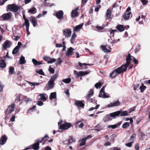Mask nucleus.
Listing matches in <instances>:
<instances>
[{
    "instance_id": "412c9836",
    "label": "nucleus",
    "mask_w": 150,
    "mask_h": 150,
    "mask_svg": "<svg viewBox=\"0 0 150 150\" xmlns=\"http://www.w3.org/2000/svg\"><path fill=\"white\" fill-rule=\"evenodd\" d=\"M111 11L110 9H108L106 12L105 18L106 20L109 19L110 17Z\"/></svg>"
},
{
    "instance_id": "774afa93",
    "label": "nucleus",
    "mask_w": 150,
    "mask_h": 150,
    "mask_svg": "<svg viewBox=\"0 0 150 150\" xmlns=\"http://www.w3.org/2000/svg\"><path fill=\"white\" fill-rule=\"evenodd\" d=\"M35 108H36L35 105H34L31 109H30V110H28L27 113H28L29 111L30 110H31L32 111H33V110H34L35 109Z\"/></svg>"
},
{
    "instance_id": "0e129e2a",
    "label": "nucleus",
    "mask_w": 150,
    "mask_h": 150,
    "mask_svg": "<svg viewBox=\"0 0 150 150\" xmlns=\"http://www.w3.org/2000/svg\"><path fill=\"white\" fill-rule=\"evenodd\" d=\"M88 0H82V6H84L87 2Z\"/></svg>"
},
{
    "instance_id": "09e8293b",
    "label": "nucleus",
    "mask_w": 150,
    "mask_h": 150,
    "mask_svg": "<svg viewBox=\"0 0 150 150\" xmlns=\"http://www.w3.org/2000/svg\"><path fill=\"white\" fill-rule=\"evenodd\" d=\"M136 136V134H133L132 135H131L129 139L130 141H133L135 138Z\"/></svg>"
},
{
    "instance_id": "2f4dec72",
    "label": "nucleus",
    "mask_w": 150,
    "mask_h": 150,
    "mask_svg": "<svg viewBox=\"0 0 150 150\" xmlns=\"http://www.w3.org/2000/svg\"><path fill=\"white\" fill-rule=\"evenodd\" d=\"M101 47L103 50L105 52H109L111 50L109 49H107L105 45H102Z\"/></svg>"
},
{
    "instance_id": "13d9d810",
    "label": "nucleus",
    "mask_w": 150,
    "mask_h": 150,
    "mask_svg": "<svg viewBox=\"0 0 150 150\" xmlns=\"http://www.w3.org/2000/svg\"><path fill=\"white\" fill-rule=\"evenodd\" d=\"M64 39H63L62 40V41H63V49H62V50L63 51H65V49H66V46H65V42L64 41H63V40H64Z\"/></svg>"
},
{
    "instance_id": "6e6d98bb",
    "label": "nucleus",
    "mask_w": 150,
    "mask_h": 150,
    "mask_svg": "<svg viewBox=\"0 0 150 150\" xmlns=\"http://www.w3.org/2000/svg\"><path fill=\"white\" fill-rule=\"evenodd\" d=\"M117 31V30H112L111 31H109V32H110V34L111 36H113L114 35V32Z\"/></svg>"
},
{
    "instance_id": "37998d69",
    "label": "nucleus",
    "mask_w": 150,
    "mask_h": 150,
    "mask_svg": "<svg viewBox=\"0 0 150 150\" xmlns=\"http://www.w3.org/2000/svg\"><path fill=\"white\" fill-rule=\"evenodd\" d=\"M23 17L25 20V23L23 24V25H26L27 23H28V24H29V21L28 19L26 18L25 15H23Z\"/></svg>"
},
{
    "instance_id": "8fccbe9b",
    "label": "nucleus",
    "mask_w": 150,
    "mask_h": 150,
    "mask_svg": "<svg viewBox=\"0 0 150 150\" xmlns=\"http://www.w3.org/2000/svg\"><path fill=\"white\" fill-rule=\"evenodd\" d=\"M96 31H100L104 28V27L97 26H96Z\"/></svg>"
},
{
    "instance_id": "a211bd4d",
    "label": "nucleus",
    "mask_w": 150,
    "mask_h": 150,
    "mask_svg": "<svg viewBox=\"0 0 150 150\" xmlns=\"http://www.w3.org/2000/svg\"><path fill=\"white\" fill-rule=\"evenodd\" d=\"M83 25V24H81L76 26L74 28L73 31L74 32H78L82 28Z\"/></svg>"
},
{
    "instance_id": "bb28decb",
    "label": "nucleus",
    "mask_w": 150,
    "mask_h": 150,
    "mask_svg": "<svg viewBox=\"0 0 150 150\" xmlns=\"http://www.w3.org/2000/svg\"><path fill=\"white\" fill-rule=\"evenodd\" d=\"M6 64L4 60L2 59L0 60V67L3 68L6 67Z\"/></svg>"
},
{
    "instance_id": "49530a36",
    "label": "nucleus",
    "mask_w": 150,
    "mask_h": 150,
    "mask_svg": "<svg viewBox=\"0 0 150 150\" xmlns=\"http://www.w3.org/2000/svg\"><path fill=\"white\" fill-rule=\"evenodd\" d=\"M12 37V39L15 41H17L20 38V37L19 36H16L15 35H13Z\"/></svg>"
},
{
    "instance_id": "864d4df0",
    "label": "nucleus",
    "mask_w": 150,
    "mask_h": 150,
    "mask_svg": "<svg viewBox=\"0 0 150 150\" xmlns=\"http://www.w3.org/2000/svg\"><path fill=\"white\" fill-rule=\"evenodd\" d=\"M23 96L21 94H20L17 97L16 100L18 101H20L22 100Z\"/></svg>"
},
{
    "instance_id": "473e14b6",
    "label": "nucleus",
    "mask_w": 150,
    "mask_h": 150,
    "mask_svg": "<svg viewBox=\"0 0 150 150\" xmlns=\"http://www.w3.org/2000/svg\"><path fill=\"white\" fill-rule=\"evenodd\" d=\"M37 12L36 8L35 7H33L32 8L30 9L28 11V12L32 14H34Z\"/></svg>"
},
{
    "instance_id": "7c9ffc66",
    "label": "nucleus",
    "mask_w": 150,
    "mask_h": 150,
    "mask_svg": "<svg viewBox=\"0 0 150 150\" xmlns=\"http://www.w3.org/2000/svg\"><path fill=\"white\" fill-rule=\"evenodd\" d=\"M86 139L85 138H83L81 139L80 140L81 142L79 144L80 146H83L85 144L86 141Z\"/></svg>"
},
{
    "instance_id": "ea45409f",
    "label": "nucleus",
    "mask_w": 150,
    "mask_h": 150,
    "mask_svg": "<svg viewBox=\"0 0 150 150\" xmlns=\"http://www.w3.org/2000/svg\"><path fill=\"white\" fill-rule=\"evenodd\" d=\"M71 81V80L70 78H68L63 79L62 81L66 83H69Z\"/></svg>"
},
{
    "instance_id": "6e6552de",
    "label": "nucleus",
    "mask_w": 150,
    "mask_h": 150,
    "mask_svg": "<svg viewBox=\"0 0 150 150\" xmlns=\"http://www.w3.org/2000/svg\"><path fill=\"white\" fill-rule=\"evenodd\" d=\"M39 140L37 139L36 140L35 143L30 146V147L34 150H38L39 149Z\"/></svg>"
},
{
    "instance_id": "f3484780",
    "label": "nucleus",
    "mask_w": 150,
    "mask_h": 150,
    "mask_svg": "<svg viewBox=\"0 0 150 150\" xmlns=\"http://www.w3.org/2000/svg\"><path fill=\"white\" fill-rule=\"evenodd\" d=\"M63 12L62 11H59L57 12L56 13V16L59 19L62 18Z\"/></svg>"
},
{
    "instance_id": "393cba45",
    "label": "nucleus",
    "mask_w": 150,
    "mask_h": 150,
    "mask_svg": "<svg viewBox=\"0 0 150 150\" xmlns=\"http://www.w3.org/2000/svg\"><path fill=\"white\" fill-rule=\"evenodd\" d=\"M110 117L109 114L106 115L103 119L104 121L106 122L111 120L112 119Z\"/></svg>"
},
{
    "instance_id": "72a5a7b5",
    "label": "nucleus",
    "mask_w": 150,
    "mask_h": 150,
    "mask_svg": "<svg viewBox=\"0 0 150 150\" xmlns=\"http://www.w3.org/2000/svg\"><path fill=\"white\" fill-rule=\"evenodd\" d=\"M54 82L49 80L48 82V87L50 88H52L54 86Z\"/></svg>"
},
{
    "instance_id": "7ed1b4c3",
    "label": "nucleus",
    "mask_w": 150,
    "mask_h": 150,
    "mask_svg": "<svg viewBox=\"0 0 150 150\" xmlns=\"http://www.w3.org/2000/svg\"><path fill=\"white\" fill-rule=\"evenodd\" d=\"M12 14L11 13H8L4 14L0 16V19L2 21H6L10 20L11 18Z\"/></svg>"
},
{
    "instance_id": "69168bd1",
    "label": "nucleus",
    "mask_w": 150,
    "mask_h": 150,
    "mask_svg": "<svg viewBox=\"0 0 150 150\" xmlns=\"http://www.w3.org/2000/svg\"><path fill=\"white\" fill-rule=\"evenodd\" d=\"M75 142V141H74L73 139L71 138H70L68 140V143L70 144L72 143L73 142Z\"/></svg>"
},
{
    "instance_id": "1a4fd4ad",
    "label": "nucleus",
    "mask_w": 150,
    "mask_h": 150,
    "mask_svg": "<svg viewBox=\"0 0 150 150\" xmlns=\"http://www.w3.org/2000/svg\"><path fill=\"white\" fill-rule=\"evenodd\" d=\"M48 98V96L46 94H41L38 96V98L39 100H42L43 101H45Z\"/></svg>"
},
{
    "instance_id": "dca6fc26",
    "label": "nucleus",
    "mask_w": 150,
    "mask_h": 150,
    "mask_svg": "<svg viewBox=\"0 0 150 150\" xmlns=\"http://www.w3.org/2000/svg\"><path fill=\"white\" fill-rule=\"evenodd\" d=\"M7 138L5 135L2 136L0 139V144L1 145L4 144L6 142Z\"/></svg>"
},
{
    "instance_id": "20e7f679",
    "label": "nucleus",
    "mask_w": 150,
    "mask_h": 150,
    "mask_svg": "<svg viewBox=\"0 0 150 150\" xmlns=\"http://www.w3.org/2000/svg\"><path fill=\"white\" fill-rule=\"evenodd\" d=\"M8 9L10 11L16 12L19 8V7L14 4H9L7 6Z\"/></svg>"
},
{
    "instance_id": "a19ab883",
    "label": "nucleus",
    "mask_w": 150,
    "mask_h": 150,
    "mask_svg": "<svg viewBox=\"0 0 150 150\" xmlns=\"http://www.w3.org/2000/svg\"><path fill=\"white\" fill-rule=\"evenodd\" d=\"M25 25L26 28L27 35H29L30 34V33L29 31V24H28V23H27L26 25Z\"/></svg>"
},
{
    "instance_id": "0eeeda50",
    "label": "nucleus",
    "mask_w": 150,
    "mask_h": 150,
    "mask_svg": "<svg viewBox=\"0 0 150 150\" xmlns=\"http://www.w3.org/2000/svg\"><path fill=\"white\" fill-rule=\"evenodd\" d=\"M89 72L87 71H80L79 72H77L76 71H74V74L76 75L78 77L79 76H82L85 75H86L88 74L89 73Z\"/></svg>"
},
{
    "instance_id": "79ce46f5",
    "label": "nucleus",
    "mask_w": 150,
    "mask_h": 150,
    "mask_svg": "<svg viewBox=\"0 0 150 150\" xmlns=\"http://www.w3.org/2000/svg\"><path fill=\"white\" fill-rule=\"evenodd\" d=\"M129 123L127 122H126L123 124L122 125V127L123 128L125 129L129 126Z\"/></svg>"
},
{
    "instance_id": "f257e3e1",
    "label": "nucleus",
    "mask_w": 150,
    "mask_h": 150,
    "mask_svg": "<svg viewBox=\"0 0 150 150\" xmlns=\"http://www.w3.org/2000/svg\"><path fill=\"white\" fill-rule=\"evenodd\" d=\"M130 57V54H129L126 57V64L113 71L110 74V77L112 78H113L118 74L121 73L122 72L126 71L127 66L129 65L131 61Z\"/></svg>"
},
{
    "instance_id": "6ab92c4d",
    "label": "nucleus",
    "mask_w": 150,
    "mask_h": 150,
    "mask_svg": "<svg viewBox=\"0 0 150 150\" xmlns=\"http://www.w3.org/2000/svg\"><path fill=\"white\" fill-rule=\"evenodd\" d=\"M30 21L32 23L33 25L35 27L37 23V20L34 17H31L30 18Z\"/></svg>"
},
{
    "instance_id": "3c124183",
    "label": "nucleus",
    "mask_w": 150,
    "mask_h": 150,
    "mask_svg": "<svg viewBox=\"0 0 150 150\" xmlns=\"http://www.w3.org/2000/svg\"><path fill=\"white\" fill-rule=\"evenodd\" d=\"M146 88V86H144V85H142L140 86L139 88L140 89L141 91V92H143L144 91Z\"/></svg>"
},
{
    "instance_id": "cd10ccee",
    "label": "nucleus",
    "mask_w": 150,
    "mask_h": 150,
    "mask_svg": "<svg viewBox=\"0 0 150 150\" xmlns=\"http://www.w3.org/2000/svg\"><path fill=\"white\" fill-rule=\"evenodd\" d=\"M93 91L92 89H90L86 96L87 98H89L93 95Z\"/></svg>"
},
{
    "instance_id": "de8ad7c7",
    "label": "nucleus",
    "mask_w": 150,
    "mask_h": 150,
    "mask_svg": "<svg viewBox=\"0 0 150 150\" xmlns=\"http://www.w3.org/2000/svg\"><path fill=\"white\" fill-rule=\"evenodd\" d=\"M19 49L18 48V47H16L12 51V54H15L18 51Z\"/></svg>"
},
{
    "instance_id": "a18cd8bd",
    "label": "nucleus",
    "mask_w": 150,
    "mask_h": 150,
    "mask_svg": "<svg viewBox=\"0 0 150 150\" xmlns=\"http://www.w3.org/2000/svg\"><path fill=\"white\" fill-rule=\"evenodd\" d=\"M102 84L100 82H98V83H96L95 86L96 88H100V87L102 86Z\"/></svg>"
},
{
    "instance_id": "c03bdc74",
    "label": "nucleus",
    "mask_w": 150,
    "mask_h": 150,
    "mask_svg": "<svg viewBox=\"0 0 150 150\" xmlns=\"http://www.w3.org/2000/svg\"><path fill=\"white\" fill-rule=\"evenodd\" d=\"M109 128H112V129H115L117 127V125H108L107 126Z\"/></svg>"
},
{
    "instance_id": "c756f323",
    "label": "nucleus",
    "mask_w": 150,
    "mask_h": 150,
    "mask_svg": "<svg viewBox=\"0 0 150 150\" xmlns=\"http://www.w3.org/2000/svg\"><path fill=\"white\" fill-rule=\"evenodd\" d=\"M56 98V92H53L51 93L50 96V99L52 100L53 99Z\"/></svg>"
},
{
    "instance_id": "5701e85b",
    "label": "nucleus",
    "mask_w": 150,
    "mask_h": 150,
    "mask_svg": "<svg viewBox=\"0 0 150 150\" xmlns=\"http://www.w3.org/2000/svg\"><path fill=\"white\" fill-rule=\"evenodd\" d=\"M116 28L119 31L122 32L125 30V27L122 25H119L117 26Z\"/></svg>"
},
{
    "instance_id": "aec40b11",
    "label": "nucleus",
    "mask_w": 150,
    "mask_h": 150,
    "mask_svg": "<svg viewBox=\"0 0 150 150\" xmlns=\"http://www.w3.org/2000/svg\"><path fill=\"white\" fill-rule=\"evenodd\" d=\"M120 111H118L115 112L110 113L109 114L110 116L111 117H115L118 116H119Z\"/></svg>"
},
{
    "instance_id": "e2e57ef3",
    "label": "nucleus",
    "mask_w": 150,
    "mask_h": 150,
    "mask_svg": "<svg viewBox=\"0 0 150 150\" xmlns=\"http://www.w3.org/2000/svg\"><path fill=\"white\" fill-rule=\"evenodd\" d=\"M100 7V5H98L97 6H96L95 9V11H98Z\"/></svg>"
},
{
    "instance_id": "f03ea898",
    "label": "nucleus",
    "mask_w": 150,
    "mask_h": 150,
    "mask_svg": "<svg viewBox=\"0 0 150 150\" xmlns=\"http://www.w3.org/2000/svg\"><path fill=\"white\" fill-rule=\"evenodd\" d=\"M62 122L63 121L62 120H60V121L58 122V125L59 126V129L62 130L66 129L71 127V125L70 123L66 122L62 125H60Z\"/></svg>"
},
{
    "instance_id": "4468645a",
    "label": "nucleus",
    "mask_w": 150,
    "mask_h": 150,
    "mask_svg": "<svg viewBox=\"0 0 150 150\" xmlns=\"http://www.w3.org/2000/svg\"><path fill=\"white\" fill-rule=\"evenodd\" d=\"M74 49L71 47L69 48L66 53V55L67 57H68L71 56L73 53V51Z\"/></svg>"
},
{
    "instance_id": "f704fd0d",
    "label": "nucleus",
    "mask_w": 150,
    "mask_h": 150,
    "mask_svg": "<svg viewBox=\"0 0 150 150\" xmlns=\"http://www.w3.org/2000/svg\"><path fill=\"white\" fill-rule=\"evenodd\" d=\"M76 37V35L75 33L73 34L71 38V42L72 44H73L74 43V41Z\"/></svg>"
},
{
    "instance_id": "603ef678",
    "label": "nucleus",
    "mask_w": 150,
    "mask_h": 150,
    "mask_svg": "<svg viewBox=\"0 0 150 150\" xmlns=\"http://www.w3.org/2000/svg\"><path fill=\"white\" fill-rule=\"evenodd\" d=\"M48 69L50 73L52 74H54V69L53 68L51 67V66H50Z\"/></svg>"
},
{
    "instance_id": "f8f14e48",
    "label": "nucleus",
    "mask_w": 150,
    "mask_h": 150,
    "mask_svg": "<svg viewBox=\"0 0 150 150\" xmlns=\"http://www.w3.org/2000/svg\"><path fill=\"white\" fill-rule=\"evenodd\" d=\"M120 105V102L118 100L113 102L107 105L108 107L109 108L113 107L119 106Z\"/></svg>"
},
{
    "instance_id": "bf43d9fd",
    "label": "nucleus",
    "mask_w": 150,
    "mask_h": 150,
    "mask_svg": "<svg viewBox=\"0 0 150 150\" xmlns=\"http://www.w3.org/2000/svg\"><path fill=\"white\" fill-rule=\"evenodd\" d=\"M133 142H130L127 143L126 144V146L129 147H131L132 145Z\"/></svg>"
},
{
    "instance_id": "4c0bfd02",
    "label": "nucleus",
    "mask_w": 150,
    "mask_h": 150,
    "mask_svg": "<svg viewBox=\"0 0 150 150\" xmlns=\"http://www.w3.org/2000/svg\"><path fill=\"white\" fill-rule=\"evenodd\" d=\"M14 69L13 67H10L9 68V74L11 75L14 73Z\"/></svg>"
},
{
    "instance_id": "e433bc0d",
    "label": "nucleus",
    "mask_w": 150,
    "mask_h": 150,
    "mask_svg": "<svg viewBox=\"0 0 150 150\" xmlns=\"http://www.w3.org/2000/svg\"><path fill=\"white\" fill-rule=\"evenodd\" d=\"M47 12L46 11H44L42 14L40 13L36 17L37 18H39L42 17H44L47 14Z\"/></svg>"
},
{
    "instance_id": "c9c22d12",
    "label": "nucleus",
    "mask_w": 150,
    "mask_h": 150,
    "mask_svg": "<svg viewBox=\"0 0 150 150\" xmlns=\"http://www.w3.org/2000/svg\"><path fill=\"white\" fill-rule=\"evenodd\" d=\"M25 62V57L23 56H21V57L20 59V63L21 64H23Z\"/></svg>"
},
{
    "instance_id": "39448f33",
    "label": "nucleus",
    "mask_w": 150,
    "mask_h": 150,
    "mask_svg": "<svg viewBox=\"0 0 150 150\" xmlns=\"http://www.w3.org/2000/svg\"><path fill=\"white\" fill-rule=\"evenodd\" d=\"M15 107V105L13 104H12L8 106L6 111V116L10 114L14 111Z\"/></svg>"
},
{
    "instance_id": "a878e982",
    "label": "nucleus",
    "mask_w": 150,
    "mask_h": 150,
    "mask_svg": "<svg viewBox=\"0 0 150 150\" xmlns=\"http://www.w3.org/2000/svg\"><path fill=\"white\" fill-rule=\"evenodd\" d=\"M131 14V12H129L128 13H125L123 16L124 19L125 20H127L130 17V15Z\"/></svg>"
},
{
    "instance_id": "9d476101",
    "label": "nucleus",
    "mask_w": 150,
    "mask_h": 150,
    "mask_svg": "<svg viewBox=\"0 0 150 150\" xmlns=\"http://www.w3.org/2000/svg\"><path fill=\"white\" fill-rule=\"evenodd\" d=\"M63 32L64 35L66 38L70 37L71 34V32L69 29H66L63 30Z\"/></svg>"
},
{
    "instance_id": "423d86ee",
    "label": "nucleus",
    "mask_w": 150,
    "mask_h": 150,
    "mask_svg": "<svg viewBox=\"0 0 150 150\" xmlns=\"http://www.w3.org/2000/svg\"><path fill=\"white\" fill-rule=\"evenodd\" d=\"M12 42L8 40H6L2 44V50L6 49L10 47L12 45Z\"/></svg>"
},
{
    "instance_id": "4be33fe9",
    "label": "nucleus",
    "mask_w": 150,
    "mask_h": 150,
    "mask_svg": "<svg viewBox=\"0 0 150 150\" xmlns=\"http://www.w3.org/2000/svg\"><path fill=\"white\" fill-rule=\"evenodd\" d=\"M75 104L77 106L80 107H83L84 106V103H83L81 101L79 100H76V101Z\"/></svg>"
},
{
    "instance_id": "9b49d317",
    "label": "nucleus",
    "mask_w": 150,
    "mask_h": 150,
    "mask_svg": "<svg viewBox=\"0 0 150 150\" xmlns=\"http://www.w3.org/2000/svg\"><path fill=\"white\" fill-rule=\"evenodd\" d=\"M98 96L100 98H109L110 96L107 93H105L104 91H100Z\"/></svg>"
},
{
    "instance_id": "4d7b16f0",
    "label": "nucleus",
    "mask_w": 150,
    "mask_h": 150,
    "mask_svg": "<svg viewBox=\"0 0 150 150\" xmlns=\"http://www.w3.org/2000/svg\"><path fill=\"white\" fill-rule=\"evenodd\" d=\"M37 72L41 75H44V73L43 72L42 70L41 69H40L38 71H37Z\"/></svg>"
},
{
    "instance_id": "2eb2a0df",
    "label": "nucleus",
    "mask_w": 150,
    "mask_h": 150,
    "mask_svg": "<svg viewBox=\"0 0 150 150\" xmlns=\"http://www.w3.org/2000/svg\"><path fill=\"white\" fill-rule=\"evenodd\" d=\"M79 8H76L74 10H73L71 12V16L72 18H74L75 17L78 16V12L77 11Z\"/></svg>"
},
{
    "instance_id": "b1692460",
    "label": "nucleus",
    "mask_w": 150,
    "mask_h": 150,
    "mask_svg": "<svg viewBox=\"0 0 150 150\" xmlns=\"http://www.w3.org/2000/svg\"><path fill=\"white\" fill-rule=\"evenodd\" d=\"M32 61L34 64L35 65H40L42 64V62H38L35 60V59H33L32 60Z\"/></svg>"
},
{
    "instance_id": "338daca9",
    "label": "nucleus",
    "mask_w": 150,
    "mask_h": 150,
    "mask_svg": "<svg viewBox=\"0 0 150 150\" xmlns=\"http://www.w3.org/2000/svg\"><path fill=\"white\" fill-rule=\"evenodd\" d=\"M63 45L61 44H57L56 45V47H63Z\"/></svg>"
},
{
    "instance_id": "680f3d73",
    "label": "nucleus",
    "mask_w": 150,
    "mask_h": 150,
    "mask_svg": "<svg viewBox=\"0 0 150 150\" xmlns=\"http://www.w3.org/2000/svg\"><path fill=\"white\" fill-rule=\"evenodd\" d=\"M141 2L143 5H144L147 4L148 1L147 0H141Z\"/></svg>"
},
{
    "instance_id": "ddd939ff",
    "label": "nucleus",
    "mask_w": 150,
    "mask_h": 150,
    "mask_svg": "<svg viewBox=\"0 0 150 150\" xmlns=\"http://www.w3.org/2000/svg\"><path fill=\"white\" fill-rule=\"evenodd\" d=\"M43 59L48 64L52 63L56 61L55 59L49 57H45L43 58Z\"/></svg>"
},
{
    "instance_id": "c85d7f7f",
    "label": "nucleus",
    "mask_w": 150,
    "mask_h": 150,
    "mask_svg": "<svg viewBox=\"0 0 150 150\" xmlns=\"http://www.w3.org/2000/svg\"><path fill=\"white\" fill-rule=\"evenodd\" d=\"M119 116H127L128 115V112L127 111H120Z\"/></svg>"
},
{
    "instance_id": "052dcab7",
    "label": "nucleus",
    "mask_w": 150,
    "mask_h": 150,
    "mask_svg": "<svg viewBox=\"0 0 150 150\" xmlns=\"http://www.w3.org/2000/svg\"><path fill=\"white\" fill-rule=\"evenodd\" d=\"M142 117H141L140 118H139L137 120H136V122H137V124L138 125L139 123L141 122V121L142 120Z\"/></svg>"
},
{
    "instance_id": "5fc2aeb1",
    "label": "nucleus",
    "mask_w": 150,
    "mask_h": 150,
    "mask_svg": "<svg viewBox=\"0 0 150 150\" xmlns=\"http://www.w3.org/2000/svg\"><path fill=\"white\" fill-rule=\"evenodd\" d=\"M62 62L61 59L60 58H59L57 59V61L55 63V64L57 65L61 63Z\"/></svg>"
},
{
    "instance_id": "58836bf2",
    "label": "nucleus",
    "mask_w": 150,
    "mask_h": 150,
    "mask_svg": "<svg viewBox=\"0 0 150 150\" xmlns=\"http://www.w3.org/2000/svg\"><path fill=\"white\" fill-rule=\"evenodd\" d=\"M58 76V75L57 74H54L53 76H52L50 80L54 82V81L56 79Z\"/></svg>"
}]
</instances>
